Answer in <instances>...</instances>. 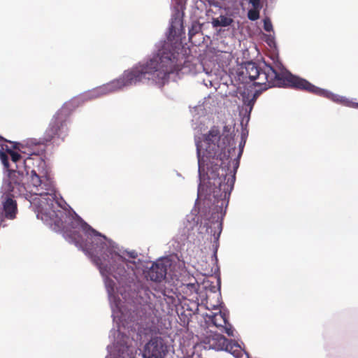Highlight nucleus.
<instances>
[{"label": "nucleus", "mask_w": 358, "mask_h": 358, "mask_svg": "<svg viewBox=\"0 0 358 358\" xmlns=\"http://www.w3.org/2000/svg\"><path fill=\"white\" fill-rule=\"evenodd\" d=\"M0 159L1 160V162L3 164L5 169H6V171H9L10 169L8 162V157L7 155L2 151H0Z\"/></svg>", "instance_id": "nucleus-21"}, {"label": "nucleus", "mask_w": 358, "mask_h": 358, "mask_svg": "<svg viewBox=\"0 0 358 358\" xmlns=\"http://www.w3.org/2000/svg\"><path fill=\"white\" fill-rule=\"evenodd\" d=\"M233 141L230 134L221 135L219 129L215 127L204 135L203 138L206 157L221 161L217 171V178H213V181L210 182L214 186L212 193L216 206L221 209L228 204L235 181V173L239 166V159L245 145V141L243 145L242 142L240 143L238 155L232 160L231 155L236 152Z\"/></svg>", "instance_id": "nucleus-2"}, {"label": "nucleus", "mask_w": 358, "mask_h": 358, "mask_svg": "<svg viewBox=\"0 0 358 358\" xmlns=\"http://www.w3.org/2000/svg\"><path fill=\"white\" fill-rule=\"evenodd\" d=\"M116 348L119 353L117 358H132L133 353L127 341L120 346L117 345Z\"/></svg>", "instance_id": "nucleus-12"}, {"label": "nucleus", "mask_w": 358, "mask_h": 358, "mask_svg": "<svg viewBox=\"0 0 358 358\" xmlns=\"http://www.w3.org/2000/svg\"><path fill=\"white\" fill-rule=\"evenodd\" d=\"M265 41L270 47L275 44L274 37L271 35H265Z\"/></svg>", "instance_id": "nucleus-24"}, {"label": "nucleus", "mask_w": 358, "mask_h": 358, "mask_svg": "<svg viewBox=\"0 0 358 358\" xmlns=\"http://www.w3.org/2000/svg\"><path fill=\"white\" fill-rule=\"evenodd\" d=\"M40 215L41 216V219L43 220L48 222L50 225H52V222L57 227H59L60 224L62 223L61 220L57 217L56 213L54 210H52L49 213L50 222L47 219L48 217V213H41V214H38L37 216L39 217Z\"/></svg>", "instance_id": "nucleus-13"}, {"label": "nucleus", "mask_w": 358, "mask_h": 358, "mask_svg": "<svg viewBox=\"0 0 358 358\" xmlns=\"http://www.w3.org/2000/svg\"><path fill=\"white\" fill-rule=\"evenodd\" d=\"M126 253L127 255L131 259H136L138 257V254L136 251L127 252Z\"/></svg>", "instance_id": "nucleus-26"}, {"label": "nucleus", "mask_w": 358, "mask_h": 358, "mask_svg": "<svg viewBox=\"0 0 358 358\" xmlns=\"http://www.w3.org/2000/svg\"><path fill=\"white\" fill-rule=\"evenodd\" d=\"M226 348L224 350L231 353L234 357L238 358L241 355V350L237 343H232L228 340Z\"/></svg>", "instance_id": "nucleus-15"}, {"label": "nucleus", "mask_w": 358, "mask_h": 358, "mask_svg": "<svg viewBox=\"0 0 358 358\" xmlns=\"http://www.w3.org/2000/svg\"><path fill=\"white\" fill-rule=\"evenodd\" d=\"M0 159L1 160V162L3 164L5 169H6V171H9L10 169L8 162V157L7 155L2 151H0Z\"/></svg>", "instance_id": "nucleus-20"}, {"label": "nucleus", "mask_w": 358, "mask_h": 358, "mask_svg": "<svg viewBox=\"0 0 358 358\" xmlns=\"http://www.w3.org/2000/svg\"><path fill=\"white\" fill-rule=\"evenodd\" d=\"M233 20L231 17L224 15H220L217 18L213 20L212 24L214 27H227L231 24Z\"/></svg>", "instance_id": "nucleus-14"}, {"label": "nucleus", "mask_w": 358, "mask_h": 358, "mask_svg": "<svg viewBox=\"0 0 358 358\" xmlns=\"http://www.w3.org/2000/svg\"><path fill=\"white\" fill-rule=\"evenodd\" d=\"M10 143L13 144V149L14 150H20V143H13V142H10Z\"/></svg>", "instance_id": "nucleus-27"}, {"label": "nucleus", "mask_w": 358, "mask_h": 358, "mask_svg": "<svg viewBox=\"0 0 358 358\" xmlns=\"http://www.w3.org/2000/svg\"><path fill=\"white\" fill-rule=\"evenodd\" d=\"M0 140L6 141V140L3 137H1V136H0Z\"/></svg>", "instance_id": "nucleus-29"}, {"label": "nucleus", "mask_w": 358, "mask_h": 358, "mask_svg": "<svg viewBox=\"0 0 358 358\" xmlns=\"http://www.w3.org/2000/svg\"><path fill=\"white\" fill-rule=\"evenodd\" d=\"M256 99H257V98H255H255L253 97V98H252V101H255ZM250 102H252V100H250Z\"/></svg>", "instance_id": "nucleus-30"}, {"label": "nucleus", "mask_w": 358, "mask_h": 358, "mask_svg": "<svg viewBox=\"0 0 358 358\" xmlns=\"http://www.w3.org/2000/svg\"><path fill=\"white\" fill-rule=\"evenodd\" d=\"M18 165L11 168L8 172V182L4 185L3 189L6 193L12 196H18L22 194L25 190L23 183L24 173L18 170Z\"/></svg>", "instance_id": "nucleus-6"}, {"label": "nucleus", "mask_w": 358, "mask_h": 358, "mask_svg": "<svg viewBox=\"0 0 358 358\" xmlns=\"http://www.w3.org/2000/svg\"><path fill=\"white\" fill-rule=\"evenodd\" d=\"M200 29V27L198 25L192 24L191 28L189 30V40L192 39V38L196 34Z\"/></svg>", "instance_id": "nucleus-22"}, {"label": "nucleus", "mask_w": 358, "mask_h": 358, "mask_svg": "<svg viewBox=\"0 0 358 358\" xmlns=\"http://www.w3.org/2000/svg\"><path fill=\"white\" fill-rule=\"evenodd\" d=\"M243 73L254 82L255 85L260 87V89L254 94L255 99L258 97L262 92L274 87H288L328 98L331 95L329 92L313 85L303 78L292 75L279 62H273V64L264 62L260 66H257L255 62H249L245 64Z\"/></svg>", "instance_id": "nucleus-4"}, {"label": "nucleus", "mask_w": 358, "mask_h": 358, "mask_svg": "<svg viewBox=\"0 0 358 358\" xmlns=\"http://www.w3.org/2000/svg\"><path fill=\"white\" fill-rule=\"evenodd\" d=\"M30 183L34 189L31 192L36 195H48L53 191V185L49 178L42 180L34 170L31 171Z\"/></svg>", "instance_id": "nucleus-8"}, {"label": "nucleus", "mask_w": 358, "mask_h": 358, "mask_svg": "<svg viewBox=\"0 0 358 358\" xmlns=\"http://www.w3.org/2000/svg\"><path fill=\"white\" fill-rule=\"evenodd\" d=\"M210 320L222 333L227 334L229 336H234L232 326L229 322L224 313L220 311L214 313L210 317Z\"/></svg>", "instance_id": "nucleus-9"}, {"label": "nucleus", "mask_w": 358, "mask_h": 358, "mask_svg": "<svg viewBox=\"0 0 358 358\" xmlns=\"http://www.w3.org/2000/svg\"><path fill=\"white\" fill-rule=\"evenodd\" d=\"M6 151L8 154L10 155L11 160L13 163L17 164V163L21 159L22 157L21 155L17 152L13 151L11 148L6 146Z\"/></svg>", "instance_id": "nucleus-18"}, {"label": "nucleus", "mask_w": 358, "mask_h": 358, "mask_svg": "<svg viewBox=\"0 0 358 358\" xmlns=\"http://www.w3.org/2000/svg\"><path fill=\"white\" fill-rule=\"evenodd\" d=\"M228 339L226 338L223 335L220 334H215L210 339L209 343L210 346L216 350H224V348H227Z\"/></svg>", "instance_id": "nucleus-11"}, {"label": "nucleus", "mask_w": 358, "mask_h": 358, "mask_svg": "<svg viewBox=\"0 0 358 358\" xmlns=\"http://www.w3.org/2000/svg\"><path fill=\"white\" fill-rule=\"evenodd\" d=\"M69 115V110L62 108L53 116L41 139L43 143L50 142L55 138H64L66 136L64 124Z\"/></svg>", "instance_id": "nucleus-5"}, {"label": "nucleus", "mask_w": 358, "mask_h": 358, "mask_svg": "<svg viewBox=\"0 0 358 358\" xmlns=\"http://www.w3.org/2000/svg\"><path fill=\"white\" fill-rule=\"evenodd\" d=\"M71 226L73 229H81L86 238L77 231H73L67 234L69 241L90 256L101 275H113L119 279L134 272L135 262L127 260L116 252L107 244L104 235L93 229L77 214L73 216Z\"/></svg>", "instance_id": "nucleus-1"}, {"label": "nucleus", "mask_w": 358, "mask_h": 358, "mask_svg": "<svg viewBox=\"0 0 358 358\" xmlns=\"http://www.w3.org/2000/svg\"><path fill=\"white\" fill-rule=\"evenodd\" d=\"M167 273V266L164 262H157L152 265L148 272V277L155 282L163 280Z\"/></svg>", "instance_id": "nucleus-10"}, {"label": "nucleus", "mask_w": 358, "mask_h": 358, "mask_svg": "<svg viewBox=\"0 0 358 358\" xmlns=\"http://www.w3.org/2000/svg\"><path fill=\"white\" fill-rule=\"evenodd\" d=\"M183 57L172 51L166 45L144 65L126 71L118 79L94 89L89 94L90 98H98L121 90L124 87L135 85L144 80L163 85L168 80L170 73L182 70Z\"/></svg>", "instance_id": "nucleus-3"}, {"label": "nucleus", "mask_w": 358, "mask_h": 358, "mask_svg": "<svg viewBox=\"0 0 358 358\" xmlns=\"http://www.w3.org/2000/svg\"><path fill=\"white\" fill-rule=\"evenodd\" d=\"M105 277V284L107 289V291L110 295L113 294L114 292V288H115V282L114 281L110 279L108 275H102Z\"/></svg>", "instance_id": "nucleus-17"}, {"label": "nucleus", "mask_w": 358, "mask_h": 358, "mask_svg": "<svg viewBox=\"0 0 358 358\" xmlns=\"http://www.w3.org/2000/svg\"><path fill=\"white\" fill-rule=\"evenodd\" d=\"M168 352V346L161 337H154L145 344L143 350L144 358H164Z\"/></svg>", "instance_id": "nucleus-7"}, {"label": "nucleus", "mask_w": 358, "mask_h": 358, "mask_svg": "<svg viewBox=\"0 0 358 358\" xmlns=\"http://www.w3.org/2000/svg\"><path fill=\"white\" fill-rule=\"evenodd\" d=\"M264 29L268 32L273 31V25L270 19L266 18L264 20Z\"/></svg>", "instance_id": "nucleus-23"}, {"label": "nucleus", "mask_w": 358, "mask_h": 358, "mask_svg": "<svg viewBox=\"0 0 358 358\" xmlns=\"http://www.w3.org/2000/svg\"><path fill=\"white\" fill-rule=\"evenodd\" d=\"M249 3L254 8H262V7L260 0H249Z\"/></svg>", "instance_id": "nucleus-25"}, {"label": "nucleus", "mask_w": 358, "mask_h": 358, "mask_svg": "<svg viewBox=\"0 0 358 358\" xmlns=\"http://www.w3.org/2000/svg\"><path fill=\"white\" fill-rule=\"evenodd\" d=\"M180 27L181 29L183 28L182 20L179 17L178 14L171 20V22L169 27V32L171 34H176V29Z\"/></svg>", "instance_id": "nucleus-16"}, {"label": "nucleus", "mask_w": 358, "mask_h": 358, "mask_svg": "<svg viewBox=\"0 0 358 358\" xmlns=\"http://www.w3.org/2000/svg\"><path fill=\"white\" fill-rule=\"evenodd\" d=\"M196 149H197L198 156L199 157L200 156V146H199V143L196 144Z\"/></svg>", "instance_id": "nucleus-28"}, {"label": "nucleus", "mask_w": 358, "mask_h": 358, "mask_svg": "<svg viewBox=\"0 0 358 358\" xmlns=\"http://www.w3.org/2000/svg\"><path fill=\"white\" fill-rule=\"evenodd\" d=\"M261 8L250 9L248 12V17L252 21H255L259 18V10Z\"/></svg>", "instance_id": "nucleus-19"}]
</instances>
